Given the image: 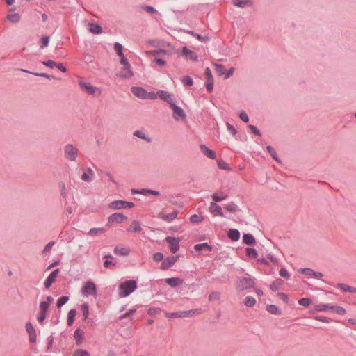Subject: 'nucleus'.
I'll return each instance as SVG.
<instances>
[{
    "mask_svg": "<svg viewBox=\"0 0 356 356\" xmlns=\"http://www.w3.org/2000/svg\"><path fill=\"white\" fill-rule=\"evenodd\" d=\"M137 288V283L134 280H127L119 286V296L127 297L134 292Z\"/></svg>",
    "mask_w": 356,
    "mask_h": 356,
    "instance_id": "f257e3e1",
    "label": "nucleus"
},
{
    "mask_svg": "<svg viewBox=\"0 0 356 356\" xmlns=\"http://www.w3.org/2000/svg\"><path fill=\"white\" fill-rule=\"evenodd\" d=\"M78 84L83 91L88 95H101L102 89L92 86L91 83L80 79L78 81Z\"/></svg>",
    "mask_w": 356,
    "mask_h": 356,
    "instance_id": "f03ea898",
    "label": "nucleus"
},
{
    "mask_svg": "<svg viewBox=\"0 0 356 356\" xmlns=\"http://www.w3.org/2000/svg\"><path fill=\"white\" fill-rule=\"evenodd\" d=\"M132 93L137 97L142 99H156V95L154 92H147L142 87L131 88Z\"/></svg>",
    "mask_w": 356,
    "mask_h": 356,
    "instance_id": "7ed1b4c3",
    "label": "nucleus"
},
{
    "mask_svg": "<svg viewBox=\"0 0 356 356\" xmlns=\"http://www.w3.org/2000/svg\"><path fill=\"white\" fill-rule=\"evenodd\" d=\"M64 154L66 159L74 161L77 157L78 149L72 144H67L64 147Z\"/></svg>",
    "mask_w": 356,
    "mask_h": 356,
    "instance_id": "20e7f679",
    "label": "nucleus"
},
{
    "mask_svg": "<svg viewBox=\"0 0 356 356\" xmlns=\"http://www.w3.org/2000/svg\"><path fill=\"white\" fill-rule=\"evenodd\" d=\"M82 293L85 296H97V286L92 281H88L82 288Z\"/></svg>",
    "mask_w": 356,
    "mask_h": 356,
    "instance_id": "39448f33",
    "label": "nucleus"
},
{
    "mask_svg": "<svg viewBox=\"0 0 356 356\" xmlns=\"http://www.w3.org/2000/svg\"><path fill=\"white\" fill-rule=\"evenodd\" d=\"M254 285L255 282L254 279L249 277H241L238 279V286L241 290L252 289Z\"/></svg>",
    "mask_w": 356,
    "mask_h": 356,
    "instance_id": "423d86ee",
    "label": "nucleus"
},
{
    "mask_svg": "<svg viewBox=\"0 0 356 356\" xmlns=\"http://www.w3.org/2000/svg\"><path fill=\"white\" fill-rule=\"evenodd\" d=\"M165 241L169 245L170 252L172 254L176 253L179 248V242L181 241L180 238L172 236H167Z\"/></svg>",
    "mask_w": 356,
    "mask_h": 356,
    "instance_id": "0eeeda50",
    "label": "nucleus"
},
{
    "mask_svg": "<svg viewBox=\"0 0 356 356\" xmlns=\"http://www.w3.org/2000/svg\"><path fill=\"white\" fill-rule=\"evenodd\" d=\"M170 107L173 111V118L175 120L186 119V113L181 107L176 106L175 104H172Z\"/></svg>",
    "mask_w": 356,
    "mask_h": 356,
    "instance_id": "6e6552de",
    "label": "nucleus"
},
{
    "mask_svg": "<svg viewBox=\"0 0 356 356\" xmlns=\"http://www.w3.org/2000/svg\"><path fill=\"white\" fill-rule=\"evenodd\" d=\"M156 95V97H159L162 100L168 102L170 106L174 104L173 95L169 93L168 92L165 90H159Z\"/></svg>",
    "mask_w": 356,
    "mask_h": 356,
    "instance_id": "1a4fd4ad",
    "label": "nucleus"
},
{
    "mask_svg": "<svg viewBox=\"0 0 356 356\" xmlns=\"http://www.w3.org/2000/svg\"><path fill=\"white\" fill-rule=\"evenodd\" d=\"M179 256H170L164 259L161 264V269L164 270L172 266L177 261Z\"/></svg>",
    "mask_w": 356,
    "mask_h": 356,
    "instance_id": "9d476101",
    "label": "nucleus"
},
{
    "mask_svg": "<svg viewBox=\"0 0 356 356\" xmlns=\"http://www.w3.org/2000/svg\"><path fill=\"white\" fill-rule=\"evenodd\" d=\"M118 76L122 79H130L134 76L133 71L131 70V65L122 66L119 71Z\"/></svg>",
    "mask_w": 356,
    "mask_h": 356,
    "instance_id": "9b49d317",
    "label": "nucleus"
},
{
    "mask_svg": "<svg viewBox=\"0 0 356 356\" xmlns=\"http://www.w3.org/2000/svg\"><path fill=\"white\" fill-rule=\"evenodd\" d=\"M128 220L124 214L121 213H115L108 218V222H122Z\"/></svg>",
    "mask_w": 356,
    "mask_h": 356,
    "instance_id": "f8f14e48",
    "label": "nucleus"
},
{
    "mask_svg": "<svg viewBox=\"0 0 356 356\" xmlns=\"http://www.w3.org/2000/svg\"><path fill=\"white\" fill-rule=\"evenodd\" d=\"M209 211L213 215V216H223V212L222 210V208L220 206L217 204L216 202H211L209 206Z\"/></svg>",
    "mask_w": 356,
    "mask_h": 356,
    "instance_id": "ddd939ff",
    "label": "nucleus"
},
{
    "mask_svg": "<svg viewBox=\"0 0 356 356\" xmlns=\"http://www.w3.org/2000/svg\"><path fill=\"white\" fill-rule=\"evenodd\" d=\"M182 55L185 56L186 60H190L193 62L197 60V55L186 47L182 49Z\"/></svg>",
    "mask_w": 356,
    "mask_h": 356,
    "instance_id": "4468645a",
    "label": "nucleus"
},
{
    "mask_svg": "<svg viewBox=\"0 0 356 356\" xmlns=\"http://www.w3.org/2000/svg\"><path fill=\"white\" fill-rule=\"evenodd\" d=\"M59 273V269H56L51 272L45 280L44 284L46 289H49L51 284L56 281V277Z\"/></svg>",
    "mask_w": 356,
    "mask_h": 356,
    "instance_id": "2eb2a0df",
    "label": "nucleus"
},
{
    "mask_svg": "<svg viewBox=\"0 0 356 356\" xmlns=\"http://www.w3.org/2000/svg\"><path fill=\"white\" fill-rule=\"evenodd\" d=\"M201 152L207 157L210 159H216V154L214 151L210 149L204 145H201L200 146Z\"/></svg>",
    "mask_w": 356,
    "mask_h": 356,
    "instance_id": "dca6fc26",
    "label": "nucleus"
},
{
    "mask_svg": "<svg viewBox=\"0 0 356 356\" xmlns=\"http://www.w3.org/2000/svg\"><path fill=\"white\" fill-rule=\"evenodd\" d=\"M232 4L238 8H245L252 6L250 0H232Z\"/></svg>",
    "mask_w": 356,
    "mask_h": 356,
    "instance_id": "f3484780",
    "label": "nucleus"
},
{
    "mask_svg": "<svg viewBox=\"0 0 356 356\" xmlns=\"http://www.w3.org/2000/svg\"><path fill=\"white\" fill-rule=\"evenodd\" d=\"M224 209L226 211L232 213H235L239 211L238 207L234 202H229L224 205Z\"/></svg>",
    "mask_w": 356,
    "mask_h": 356,
    "instance_id": "a211bd4d",
    "label": "nucleus"
},
{
    "mask_svg": "<svg viewBox=\"0 0 356 356\" xmlns=\"http://www.w3.org/2000/svg\"><path fill=\"white\" fill-rule=\"evenodd\" d=\"M240 232L238 229H230L227 232V236L232 241H237L240 238Z\"/></svg>",
    "mask_w": 356,
    "mask_h": 356,
    "instance_id": "6ab92c4d",
    "label": "nucleus"
},
{
    "mask_svg": "<svg viewBox=\"0 0 356 356\" xmlns=\"http://www.w3.org/2000/svg\"><path fill=\"white\" fill-rule=\"evenodd\" d=\"M177 213L175 211L167 213L165 212H163L160 214V218L164 221H172L175 219Z\"/></svg>",
    "mask_w": 356,
    "mask_h": 356,
    "instance_id": "aec40b11",
    "label": "nucleus"
},
{
    "mask_svg": "<svg viewBox=\"0 0 356 356\" xmlns=\"http://www.w3.org/2000/svg\"><path fill=\"white\" fill-rule=\"evenodd\" d=\"M211 197L214 202H221L227 199V195L222 191H216L212 195Z\"/></svg>",
    "mask_w": 356,
    "mask_h": 356,
    "instance_id": "412c9836",
    "label": "nucleus"
},
{
    "mask_svg": "<svg viewBox=\"0 0 356 356\" xmlns=\"http://www.w3.org/2000/svg\"><path fill=\"white\" fill-rule=\"evenodd\" d=\"M243 242L246 245H252L256 243V240L252 234H244L243 235Z\"/></svg>",
    "mask_w": 356,
    "mask_h": 356,
    "instance_id": "4be33fe9",
    "label": "nucleus"
},
{
    "mask_svg": "<svg viewBox=\"0 0 356 356\" xmlns=\"http://www.w3.org/2000/svg\"><path fill=\"white\" fill-rule=\"evenodd\" d=\"M183 282V280H181L178 277H171L165 280V282L171 287H176L179 284H182Z\"/></svg>",
    "mask_w": 356,
    "mask_h": 356,
    "instance_id": "5701e85b",
    "label": "nucleus"
},
{
    "mask_svg": "<svg viewBox=\"0 0 356 356\" xmlns=\"http://www.w3.org/2000/svg\"><path fill=\"white\" fill-rule=\"evenodd\" d=\"M83 332L79 328H77L74 332V337L76 341V343L78 346H80L83 343Z\"/></svg>",
    "mask_w": 356,
    "mask_h": 356,
    "instance_id": "b1692460",
    "label": "nucleus"
},
{
    "mask_svg": "<svg viewBox=\"0 0 356 356\" xmlns=\"http://www.w3.org/2000/svg\"><path fill=\"white\" fill-rule=\"evenodd\" d=\"M89 31L93 34H100L102 32V27L97 24L89 23Z\"/></svg>",
    "mask_w": 356,
    "mask_h": 356,
    "instance_id": "393cba45",
    "label": "nucleus"
},
{
    "mask_svg": "<svg viewBox=\"0 0 356 356\" xmlns=\"http://www.w3.org/2000/svg\"><path fill=\"white\" fill-rule=\"evenodd\" d=\"M130 252V250L127 248L116 246L114 248V253L120 256H127Z\"/></svg>",
    "mask_w": 356,
    "mask_h": 356,
    "instance_id": "a878e982",
    "label": "nucleus"
},
{
    "mask_svg": "<svg viewBox=\"0 0 356 356\" xmlns=\"http://www.w3.org/2000/svg\"><path fill=\"white\" fill-rule=\"evenodd\" d=\"M337 287L345 292L356 293V288L355 287L348 286L346 284L339 283V284H337Z\"/></svg>",
    "mask_w": 356,
    "mask_h": 356,
    "instance_id": "bb28decb",
    "label": "nucleus"
},
{
    "mask_svg": "<svg viewBox=\"0 0 356 356\" xmlns=\"http://www.w3.org/2000/svg\"><path fill=\"white\" fill-rule=\"evenodd\" d=\"M204 248L208 250L209 252L212 251L213 247L207 243H198L194 245V250L195 251H200Z\"/></svg>",
    "mask_w": 356,
    "mask_h": 356,
    "instance_id": "cd10ccee",
    "label": "nucleus"
},
{
    "mask_svg": "<svg viewBox=\"0 0 356 356\" xmlns=\"http://www.w3.org/2000/svg\"><path fill=\"white\" fill-rule=\"evenodd\" d=\"M284 284V281L278 278L271 283L270 288L273 291H277L279 290L280 286Z\"/></svg>",
    "mask_w": 356,
    "mask_h": 356,
    "instance_id": "c85d7f7f",
    "label": "nucleus"
},
{
    "mask_svg": "<svg viewBox=\"0 0 356 356\" xmlns=\"http://www.w3.org/2000/svg\"><path fill=\"white\" fill-rule=\"evenodd\" d=\"M266 310L270 314L281 315L282 311L275 305H267Z\"/></svg>",
    "mask_w": 356,
    "mask_h": 356,
    "instance_id": "c756f323",
    "label": "nucleus"
},
{
    "mask_svg": "<svg viewBox=\"0 0 356 356\" xmlns=\"http://www.w3.org/2000/svg\"><path fill=\"white\" fill-rule=\"evenodd\" d=\"M109 207L113 209H119L125 207V201L116 200L110 203Z\"/></svg>",
    "mask_w": 356,
    "mask_h": 356,
    "instance_id": "7c9ffc66",
    "label": "nucleus"
},
{
    "mask_svg": "<svg viewBox=\"0 0 356 356\" xmlns=\"http://www.w3.org/2000/svg\"><path fill=\"white\" fill-rule=\"evenodd\" d=\"M76 314V309H71L69 311L68 315H67V320L68 326H71L73 324Z\"/></svg>",
    "mask_w": 356,
    "mask_h": 356,
    "instance_id": "2f4dec72",
    "label": "nucleus"
},
{
    "mask_svg": "<svg viewBox=\"0 0 356 356\" xmlns=\"http://www.w3.org/2000/svg\"><path fill=\"white\" fill-rule=\"evenodd\" d=\"M330 309H331L333 312L340 315H344L346 313V311L343 307L338 305L330 306Z\"/></svg>",
    "mask_w": 356,
    "mask_h": 356,
    "instance_id": "473e14b6",
    "label": "nucleus"
},
{
    "mask_svg": "<svg viewBox=\"0 0 356 356\" xmlns=\"http://www.w3.org/2000/svg\"><path fill=\"white\" fill-rule=\"evenodd\" d=\"M245 252H246V255L249 257H252L253 259L257 258V256H258L257 251L254 248H246Z\"/></svg>",
    "mask_w": 356,
    "mask_h": 356,
    "instance_id": "72a5a7b5",
    "label": "nucleus"
},
{
    "mask_svg": "<svg viewBox=\"0 0 356 356\" xmlns=\"http://www.w3.org/2000/svg\"><path fill=\"white\" fill-rule=\"evenodd\" d=\"M200 309H195V310H188V311H183V312H180V314H179V318H183V317H187V316H191L193 314H195V313H199V311Z\"/></svg>",
    "mask_w": 356,
    "mask_h": 356,
    "instance_id": "f704fd0d",
    "label": "nucleus"
},
{
    "mask_svg": "<svg viewBox=\"0 0 356 356\" xmlns=\"http://www.w3.org/2000/svg\"><path fill=\"white\" fill-rule=\"evenodd\" d=\"M7 19L13 23H17L20 20V15L18 13H10L7 16Z\"/></svg>",
    "mask_w": 356,
    "mask_h": 356,
    "instance_id": "c9c22d12",
    "label": "nucleus"
},
{
    "mask_svg": "<svg viewBox=\"0 0 356 356\" xmlns=\"http://www.w3.org/2000/svg\"><path fill=\"white\" fill-rule=\"evenodd\" d=\"M244 304L248 307H253L256 304V300L252 296H247L244 300Z\"/></svg>",
    "mask_w": 356,
    "mask_h": 356,
    "instance_id": "e433bc0d",
    "label": "nucleus"
},
{
    "mask_svg": "<svg viewBox=\"0 0 356 356\" xmlns=\"http://www.w3.org/2000/svg\"><path fill=\"white\" fill-rule=\"evenodd\" d=\"M129 232H139L141 231L140 224H131L127 229Z\"/></svg>",
    "mask_w": 356,
    "mask_h": 356,
    "instance_id": "4c0bfd02",
    "label": "nucleus"
},
{
    "mask_svg": "<svg viewBox=\"0 0 356 356\" xmlns=\"http://www.w3.org/2000/svg\"><path fill=\"white\" fill-rule=\"evenodd\" d=\"M215 70L216 73L219 76L225 75L226 70L224 66L219 64H214Z\"/></svg>",
    "mask_w": 356,
    "mask_h": 356,
    "instance_id": "58836bf2",
    "label": "nucleus"
},
{
    "mask_svg": "<svg viewBox=\"0 0 356 356\" xmlns=\"http://www.w3.org/2000/svg\"><path fill=\"white\" fill-rule=\"evenodd\" d=\"M104 232V229L103 228H92L88 232V234L90 236H96L98 234H102Z\"/></svg>",
    "mask_w": 356,
    "mask_h": 356,
    "instance_id": "ea45409f",
    "label": "nucleus"
},
{
    "mask_svg": "<svg viewBox=\"0 0 356 356\" xmlns=\"http://www.w3.org/2000/svg\"><path fill=\"white\" fill-rule=\"evenodd\" d=\"M72 356H90V353L86 350L77 349L73 353Z\"/></svg>",
    "mask_w": 356,
    "mask_h": 356,
    "instance_id": "a19ab883",
    "label": "nucleus"
},
{
    "mask_svg": "<svg viewBox=\"0 0 356 356\" xmlns=\"http://www.w3.org/2000/svg\"><path fill=\"white\" fill-rule=\"evenodd\" d=\"M81 309L83 311V319L86 320L89 316V306L85 303L81 305Z\"/></svg>",
    "mask_w": 356,
    "mask_h": 356,
    "instance_id": "79ce46f5",
    "label": "nucleus"
},
{
    "mask_svg": "<svg viewBox=\"0 0 356 356\" xmlns=\"http://www.w3.org/2000/svg\"><path fill=\"white\" fill-rule=\"evenodd\" d=\"M298 272L307 276H313V274H314V270L309 268H300L298 270Z\"/></svg>",
    "mask_w": 356,
    "mask_h": 356,
    "instance_id": "37998d69",
    "label": "nucleus"
},
{
    "mask_svg": "<svg viewBox=\"0 0 356 356\" xmlns=\"http://www.w3.org/2000/svg\"><path fill=\"white\" fill-rule=\"evenodd\" d=\"M69 300V297L63 296L60 298H58L57 302V307L58 308L61 307L63 305H64L67 301Z\"/></svg>",
    "mask_w": 356,
    "mask_h": 356,
    "instance_id": "c03bdc74",
    "label": "nucleus"
},
{
    "mask_svg": "<svg viewBox=\"0 0 356 356\" xmlns=\"http://www.w3.org/2000/svg\"><path fill=\"white\" fill-rule=\"evenodd\" d=\"M312 303V300L308 298H302L298 300V304L300 305L307 307Z\"/></svg>",
    "mask_w": 356,
    "mask_h": 356,
    "instance_id": "a18cd8bd",
    "label": "nucleus"
},
{
    "mask_svg": "<svg viewBox=\"0 0 356 356\" xmlns=\"http://www.w3.org/2000/svg\"><path fill=\"white\" fill-rule=\"evenodd\" d=\"M114 49L120 57L124 56L122 52L123 47L120 43L115 42L114 44Z\"/></svg>",
    "mask_w": 356,
    "mask_h": 356,
    "instance_id": "49530a36",
    "label": "nucleus"
},
{
    "mask_svg": "<svg viewBox=\"0 0 356 356\" xmlns=\"http://www.w3.org/2000/svg\"><path fill=\"white\" fill-rule=\"evenodd\" d=\"M220 299V293L217 291H213L209 295V300L214 301Z\"/></svg>",
    "mask_w": 356,
    "mask_h": 356,
    "instance_id": "de8ad7c7",
    "label": "nucleus"
},
{
    "mask_svg": "<svg viewBox=\"0 0 356 356\" xmlns=\"http://www.w3.org/2000/svg\"><path fill=\"white\" fill-rule=\"evenodd\" d=\"M19 70L22 71V72H26V73L32 74H34L35 76L45 77V78H47V79H50L51 77V76H49V75H48V74H47L45 73H33V72H31L30 71H28V70H24V69H20Z\"/></svg>",
    "mask_w": 356,
    "mask_h": 356,
    "instance_id": "09e8293b",
    "label": "nucleus"
},
{
    "mask_svg": "<svg viewBox=\"0 0 356 356\" xmlns=\"http://www.w3.org/2000/svg\"><path fill=\"white\" fill-rule=\"evenodd\" d=\"M134 136H136V137H138V138H141V139L145 140H147V141H148V142H149V141H150V140H149V139H147V138L145 137V134H144L142 131L137 130V131H134Z\"/></svg>",
    "mask_w": 356,
    "mask_h": 356,
    "instance_id": "8fccbe9b",
    "label": "nucleus"
},
{
    "mask_svg": "<svg viewBox=\"0 0 356 356\" xmlns=\"http://www.w3.org/2000/svg\"><path fill=\"white\" fill-rule=\"evenodd\" d=\"M182 83L185 86H191L193 85V79L190 76H186L183 77Z\"/></svg>",
    "mask_w": 356,
    "mask_h": 356,
    "instance_id": "3c124183",
    "label": "nucleus"
},
{
    "mask_svg": "<svg viewBox=\"0 0 356 356\" xmlns=\"http://www.w3.org/2000/svg\"><path fill=\"white\" fill-rule=\"evenodd\" d=\"M266 149L272 157L277 161H279L275 150L271 146H267Z\"/></svg>",
    "mask_w": 356,
    "mask_h": 356,
    "instance_id": "603ef678",
    "label": "nucleus"
},
{
    "mask_svg": "<svg viewBox=\"0 0 356 356\" xmlns=\"http://www.w3.org/2000/svg\"><path fill=\"white\" fill-rule=\"evenodd\" d=\"M49 307V305L47 302L42 301L40 304V309L41 312H47L48 309Z\"/></svg>",
    "mask_w": 356,
    "mask_h": 356,
    "instance_id": "864d4df0",
    "label": "nucleus"
},
{
    "mask_svg": "<svg viewBox=\"0 0 356 356\" xmlns=\"http://www.w3.org/2000/svg\"><path fill=\"white\" fill-rule=\"evenodd\" d=\"M280 276H282V277L285 278V279H289L290 277V275L289 273H288V271L286 270V268H282L280 270V272H279Z\"/></svg>",
    "mask_w": 356,
    "mask_h": 356,
    "instance_id": "5fc2aeb1",
    "label": "nucleus"
},
{
    "mask_svg": "<svg viewBox=\"0 0 356 356\" xmlns=\"http://www.w3.org/2000/svg\"><path fill=\"white\" fill-rule=\"evenodd\" d=\"M46 316L47 313L40 311V312L37 315V320L38 321V322L42 323L45 320Z\"/></svg>",
    "mask_w": 356,
    "mask_h": 356,
    "instance_id": "6e6d98bb",
    "label": "nucleus"
},
{
    "mask_svg": "<svg viewBox=\"0 0 356 356\" xmlns=\"http://www.w3.org/2000/svg\"><path fill=\"white\" fill-rule=\"evenodd\" d=\"M26 330L28 334L33 333L35 331L34 327L33 326V325L31 322H27L26 323Z\"/></svg>",
    "mask_w": 356,
    "mask_h": 356,
    "instance_id": "4d7b16f0",
    "label": "nucleus"
},
{
    "mask_svg": "<svg viewBox=\"0 0 356 356\" xmlns=\"http://www.w3.org/2000/svg\"><path fill=\"white\" fill-rule=\"evenodd\" d=\"M330 306H328L327 305L321 304L316 306L315 309L317 311H326L327 309H330Z\"/></svg>",
    "mask_w": 356,
    "mask_h": 356,
    "instance_id": "13d9d810",
    "label": "nucleus"
},
{
    "mask_svg": "<svg viewBox=\"0 0 356 356\" xmlns=\"http://www.w3.org/2000/svg\"><path fill=\"white\" fill-rule=\"evenodd\" d=\"M41 42H42V46H41L42 48L47 47L49 44V36L42 37V38L41 39Z\"/></svg>",
    "mask_w": 356,
    "mask_h": 356,
    "instance_id": "bf43d9fd",
    "label": "nucleus"
},
{
    "mask_svg": "<svg viewBox=\"0 0 356 356\" xmlns=\"http://www.w3.org/2000/svg\"><path fill=\"white\" fill-rule=\"evenodd\" d=\"M163 254L161 252H156L154 254V259L156 261H161L163 260Z\"/></svg>",
    "mask_w": 356,
    "mask_h": 356,
    "instance_id": "052dcab7",
    "label": "nucleus"
},
{
    "mask_svg": "<svg viewBox=\"0 0 356 356\" xmlns=\"http://www.w3.org/2000/svg\"><path fill=\"white\" fill-rule=\"evenodd\" d=\"M284 302L288 304L289 302V298L286 294L282 293V292H278L277 294Z\"/></svg>",
    "mask_w": 356,
    "mask_h": 356,
    "instance_id": "680f3d73",
    "label": "nucleus"
},
{
    "mask_svg": "<svg viewBox=\"0 0 356 356\" xmlns=\"http://www.w3.org/2000/svg\"><path fill=\"white\" fill-rule=\"evenodd\" d=\"M29 336L30 343H33L36 342V340H37L36 331H35L33 333L29 334Z\"/></svg>",
    "mask_w": 356,
    "mask_h": 356,
    "instance_id": "e2e57ef3",
    "label": "nucleus"
},
{
    "mask_svg": "<svg viewBox=\"0 0 356 356\" xmlns=\"http://www.w3.org/2000/svg\"><path fill=\"white\" fill-rule=\"evenodd\" d=\"M154 62L161 67L165 66L166 64L165 61L161 58H155Z\"/></svg>",
    "mask_w": 356,
    "mask_h": 356,
    "instance_id": "0e129e2a",
    "label": "nucleus"
},
{
    "mask_svg": "<svg viewBox=\"0 0 356 356\" xmlns=\"http://www.w3.org/2000/svg\"><path fill=\"white\" fill-rule=\"evenodd\" d=\"M207 89L209 92H211L213 88V80H209L207 81Z\"/></svg>",
    "mask_w": 356,
    "mask_h": 356,
    "instance_id": "69168bd1",
    "label": "nucleus"
},
{
    "mask_svg": "<svg viewBox=\"0 0 356 356\" xmlns=\"http://www.w3.org/2000/svg\"><path fill=\"white\" fill-rule=\"evenodd\" d=\"M42 64L47 67L52 68L54 67H56V63L53 60H49L47 61L42 62Z\"/></svg>",
    "mask_w": 356,
    "mask_h": 356,
    "instance_id": "338daca9",
    "label": "nucleus"
},
{
    "mask_svg": "<svg viewBox=\"0 0 356 356\" xmlns=\"http://www.w3.org/2000/svg\"><path fill=\"white\" fill-rule=\"evenodd\" d=\"M54 245V241H51L49 243H47L45 245V247H44V250L42 251V253L45 254L46 252H49Z\"/></svg>",
    "mask_w": 356,
    "mask_h": 356,
    "instance_id": "774afa93",
    "label": "nucleus"
}]
</instances>
